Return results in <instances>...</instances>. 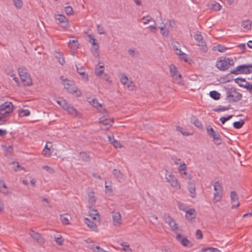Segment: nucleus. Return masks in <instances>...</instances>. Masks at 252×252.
<instances>
[{
	"instance_id": "nucleus-20",
	"label": "nucleus",
	"mask_w": 252,
	"mask_h": 252,
	"mask_svg": "<svg viewBox=\"0 0 252 252\" xmlns=\"http://www.w3.org/2000/svg\"><path fill=\"white\" fill-rule=\"evenodd\" d=\"M84 221L86 224L90 227L92 230L94 231H97V226L94 221H92L88 218H85Z\"/></svg>"
},
{
	"instance_id": "nucleus-54",
	"label": "nucleus",
	"mask_w": 252,
	"mask_h": 252,
	"mask_svg": "<svg viewBox=\"0 0 252 252\" xmlns=\"http://www.w3.org/2000/svg\"><path fill=\"white\" fill-rule=\"evenodd\" d=\"M88 37L89 38V42L91 43L92 46H93L97 43L96 42V40L91 35H88Z\"/></svg>"
},
{
	"instance_id": "nucleus-33",
	"label": "nucleus",
	"mask_w": 252,
	"mask_h": 252,
	"mask_svg": "<svg viewBox=\"0 0 252 252\" xmlns=\"http://www.w3.org/2000/svg\"><path fill=\"white\" fill-rule=\"evenodd\" d=\"M67 111L69 115L73 117H75L77 115V111L76 109L73 108L71 105L68 108Z\"/></svg>"
},
{
	"instance_id": "nucleus-11",
	"label": "nucleus",
	"mask_w": 252,
	"mask_h": 252,
	"mask_svg": "<svg viewBox=\"0 0 252 252\" xmlns=\"http://www.w3.org/2000/svg\"><path fill=\"white\" fill-rule=\"evenodd\" d=\"M194 39L197 42V45L201 47V49L206 52L207 51V47L206 45L205 41L203 40V37L200 34L194 35Z\"/></svg>"
},
{
	"instance_id": "nucleus-26",
	"label": "nucleus",
	"mask_w": 252,
	"mask_h": 252,
	"mask_svg": "<svg viewBox=\"0 0 252 252\" xmlns=\"http://www.w3.org/2000/svg\"><path fill=\"white\" fill-rule=\"evenodd\" d=\"M251 24L252 22L249 20L243 21L242 22L241 26L245 30L248 31L250 30L251 29Z\"/></svg>"
},
{
	"instance_id": "nucleus-29",
	"label": "nucleus",
	"mask_w": 252,
	"mask_h": 252,
	"mask_svg": "<svg viewBox=\"0 0 252 252\" xmlns=\"http://www.w3.org/2000/svg\"><path fill=\"white\" fill-rule=\"evenodd\" d=\"M98 44L96 43L92 46L91 51L94 57H96L99 56L98 52Z\"/></svg>"
},
{
	"instance_id": "nucleus-23",
	"label": "nucleus",
	"mask_w": 252,
	"mask_h": 252,
	"mask_svg": "<svg viewBox=\"0 0 252 252\" xmlns=\"http://www.w3.org/2000/svg\"><path fill=\"white\" fill-rule=\"evenodd\" d=\"M79 157L84 161L89 162L91 160V157L87 153L85 152H81L79 153Z\"/></svg>"
},
{
	"instance_id": "nucleus-48",
	"label": "nucleus",
	"mask_w": 252,
	"mask_h": 252,
	"mask_svg": "<svg viewBox=\"0 0 252 252\" xmlns=\"http://www.w3.org/2000/svg\"><path fill=\"white\" fill-rule=\"evenodd\" d=\"M55 240L56 243L60 246H62L63 244V239L61 236L60 237H55Z\"/></svg>"
},
{
	"instance_id": "nucleus-63",
	"label": "nucleus",
	"mask_w": 252,
	"mask_h": 252,
	"mask_svg": "<svg viewBox=\"0 0 252 252\" xmlns=\"http://www.w3.org/2000/svg\"><path fill=\"white\" fill-rule=\"evenodd\" d=\"M11 76L13 77V80L16 83L17 86L20 87L21 86V84L19 81L18 78L13 75H11Z\"/></svg>"
},
{
	"instance_id": "nucleus-43",
	"label": "nucleus",
	"mask_w": 252,
	"mask_h": 252,
	"mask_svg": "<svg viewBox=\"0 0 252 252\" xmlns=\"http://www.w3.org/2000/svg\"><path fill=\"white\" fill-rule=\"evenodd\" d=\"M5 148V152L6 153L5 154V156H11L12 154V153L13 152V149L12 146H8V147H5L4 146Z\"/></svg>"
},
{
	"instance_id": "nucleus-55",
	"label": "nucleus",
	"mask_w": 252,
	"mask_h": 252,
	"mask_svg": "<svg viewBox=\"0 0 252 252\" xmlns=\"http://www.w3.org/2000/svg\"><path fill=\"white\" fill-rule=\"evenodd\" d=\"M97 32L99 34H105V32H104V29H103V27L101 26L100 25H97Z\"/></svg>"
},
{
	"instance_id": "nucleus-62",
	"label": "nucleus",
	"mask_w": 252,
	"mask_h": 252,
	"mask_svg": "<svg viewBox=\"0 0 252 252\" xmlns=\"http://www.w3.org/2000/svg\"><path fill=\"white\" fill-rule=\"evenodd\" d=\"M107 184V182L106 181H105V190H106V192H111L112 191V187L111 185H106Z\"/></svg>"
},
{
	"instance_id": "nucleus-52",
	"label": "nucleus",
	"mask_w": 252,
	"mask_h": 252,
	"mask_svg": "<svg viewBox=\"0 0 252 252\" xmlns=\"http://www.w3.org/2000/svg\"><path fill=\"white\" fill-rule=\"evenodd\" d=\"M50 151V149L48 148L47 145L46 144L45 149L43 150V152H45V153L44 154V156L47 157H50L51 156V153Z\"/></svg>"
},
{
	"instance_id": "nucleus-61",
	"label": "nucleus",
	"mask_w": 252,
	"mask_h": 252,
	"mask_svg": "<svg viewBox=\"0 0 252 252\" xmlns=\"http://www.w3.org/2000/svg\"><path fill=\"white\" fill-rule=\"evenodd\" d=\"M161 34L164 36H168L169 34V32L168 29L165 28L163 31L160 32Z\"/></svg>"
},
{
	"instance_id": "nucleus-27",
	"label": "nucleus",
	"mask_w": 252,
	"mask_h": 252,
	"mask_svg": "<svg viewBox=\"0 0 252 252\" xmlns=\"http://www.w3.org/2000/svg\"><path fill=\"white\" fill-rule=\"evenodd\" d=\"M171 44L174 48V50L176 51V54L179 55L180 53H182V51L179 49L180 45L179 43L177 41H173Z\"/></svg>"
},
{
	"instance_id": "nucleus-42",
	"label": "nucleus",
	"mask_w": 252,
	"mask_h": 252,
	"mask_svg": "<svg viewBox=\"0 0 252 252\" xmlns=\"http://www.w3.org/2000/svg\"><path fill=\"white\" fill-rule=\"evenodd\" d=\"M113 174L114 176L117 178H122L123 175L120 170L114 169L113 171Z\"/></svg>"
},
{
	"instance_id": "nucleus-5",
	"label": "nucleus",
	"mask_w": 252,
	"mask_h": 252,
	"mask_svg": "<svg viewBox=\"0 0 252 252\" xmlns=\"http://www.w3.org/2000/svg\"><path fill=\"white\" fill-rule=\"evenodd\" d=\"M165 179L170 186L176 189H180V184L177 178L172 173L166 170Z\"/></svg>"
},
{
	"instance_id": "nucleus-64",
	"label": "nucleus",
	"mask_w": 252,
	"mask_h": 252,
	"mask_svg": "<svg viewBox=\"0 0 252 252\" xmlns=\"http://www.w3.org/2000/svg\"><path fill=\"white\" fill-rule=\"evenodd\" d=\"M171 159L172 160V161L174 162V163L175 164H178L179 162L180 161H181L180 158H176V157H172L171 158Z\"/></svg>"
},
{
	"instance_id": "nucleus-37",
	"label": "nucleus",
	"mask_w": 252,
	"mask_h": 252,
	"mask_svg": "<svg viewBox=\"0 0 252 252\" xmlns=\"http://www.w3.org/2000/svg\"><path fill=\"white\" fill-rule=\"evenodd\" d=\"M230 197L231 202H237L238 200V196L236 192L234 191H231L230 193Z\"/></svg>"
},
{
	"instance_id": "nucleus-47",
	"label": "nucleus",
	"mask_w": 252,
	"mask_h": 252,
	"mask_svg": "<svg viewBox=\"0 0 252 252\" xmlns=\"http://www.w3.org/2000/svg\"><path fill=\"white\" fill-rule=\"evenodd\" d=\"M94 252H106L103 249L97 246H92L91 248Z\"/></svg>"
},
{
	"instance_id": "nucleus-57",
	"label": "nucleus",
	"mask_w": 252,
	"mask_h": 252,
	"mask_svg": "<svg viewBox=\"0 0 252 252\" xmlns=\"http://www.w3.org/2000/svg\"><path fill=\"white\" fill-rule=\"evenodd\" d=\"M196 236L197 239H201L203 237V235L201 231L199 229H197L196 231Z\"/></svg>"
},
{
	"instance_id": "nucleus-51",
	"label": "nucleus",
	"mask_w": 252,
	"mask_h": 252,
	"mask_svg": "<svg viewBox=\"0 0 252 252\" xmlns=\"http://www.w3.org/2000/svg\"><path fill=\"white\" fill-rule=\"evenodd\" d=\"M56 19L60 22V23H62L66 20V17L62 15H58Z\"/></svg>"
},
{
	"instance_id": "nucleus-16",
	"label": "nucleus",
	"mask_w": 252,
	"mask_h": 252,
	"mask_svg": "<svg viewBox=\"0 0 252 252\" xmlns=\"http://www.w3.org/2000/svg\"><path fill=\"white\" fill-rule=\"evenodd\" d=\"M112 218L115 225H119L122 223L121 215L118 212H112Z\"/></svg>"
},
{
	"instance_id": "nucleus-44",
	"label": "nucleus",
	"mask_w": 252,
	"mask_h": 252,
	"mask_svg": "<svg viewBox=\"0 0 252 252\" xmlns=\"http://www.w3.org/2000/svg\"><path fill=\"white\" fill-rule=\"evenodd\" d=\"M233 117V115H228L227 117H221L220 119V121L221 122L222 125L224 124V123L231 119Z\"/></svg>"
},
{
	"instance_id": "nucleus-31",
	"label": "nucleus",
	"mask_w": 252,
	"mask_h": 252,
	"mask_svg": "<svg viewBox=\"0 0 252 252\" xmlns=\"http://www.w3.org/2000/svg\"><path fill=\"white\" fill-rule=\"evenodd\" d=\"M245 124V121L243 120H240L239 121L235 122L233 124L234 128L236 129L241 128Z\"/></svg>"
},
{
	"instance_id": "nucleus-9",
	"label": "nucleus",
	"mask_w": 252,
	"mask_h": 252,
	"mask_svg": "<svg viewBox=\"0 0 252 252\" xmlns=\"http://www.w3.org/2000/svg\"><path fill=\"white\" fill-rule=\"evenodd\" d=\"M234 81L240 87H243L249 91L250 92L252 91V84L246 81L245 78L238 77L234 79Z\"/></svg>"
},
{
	"instance_id": "nucleus-56",
	"label": "nucleus",
	"mask_w": 252,
	"mask_h": 252,
	"mask_svg": "<svg viewBox=\"0 0 252 252\" xmlns=\"http://www.w3.org/2000/svg\"><path fill=\"white\" fill-rule=\"evenodd\" d=\"M92 103H93V105L97 108H98L99 107H101V108L102 107V105L101 104H100L99 103H98L97 100H96L93 99L92 100Z\"/></svg>"
},
{
	"instance_id": "nucleus-14",
	"label": "nucleus",
	"mask_w": 252,
	"mask_h": 252,
	"mask_svg": "<svg viewBox=\"0 0 252 252\" xmlns=\"http://www.w3.org/2000/svg\"><path fill=\"white\" fill-rule=\"evenodd\" d=\"M67 79L63 80V85L65 89L70 93H75L77 91V87L73 84H70Z\"/></svg>"
},
{
	"instance_id": "nucleus-4",
	"label": "nucleus",
	"mask_w": 252,
	"mask_h": 252,
	"mask_svg": "<svg viewBox=\"0 0 252 252\" xmlns=\"http://www.w3.org/2000/svg\"><path fill=\"white\" fill-rule=\"evenodd\" d=\"M252 72V63L244 64L238 65L236 68L230 71L231 74L238 75L241 74H248Z\"/></svg>"
},
{
	"instance_id": "nucleus-6",
	"label": "nucleus",
	"mask_w": 252,
	"mask_h": 252,
	"mask_svg": "<svg viewBox=\"0 0 252 252\" xmlns=\"http://www.w3.org/2000/svg\"><path fill=\"white\" fill-rule=\"evenodd\" d=\"M206 130L209 136L212 138L214 142L218 145L221 144V139L219 132L214 130L211 126L206 127Z\"/></svg>"
},
{
	"instance_id": "nucleus-34",
	"label": "nucleus",
	"mask_w": 252,
	"mask_h": 252,
	"mask_svg": "<svg viewBox=\"0 0 252 252\" xmlns=\"http://www.w3.org/2000/svg\"><path fill=\"white\" fill-rule=\"evenodd\" d=\"M61 219L62 222L64 224H68L69 223V219L67 214L61 215Z\"/></svg>"
},
{
	"instance_id": "nucleus-40",
	"label": "nucleus",
	"mask_w": 252,
	"mask_h": 252,
	"mask_svg": "<svg viewBox=\"0 0 252 252\" xmlns=\"http://www.w3.org/2000/svg\"><path fill=\"white\" fill-rule=\"evenodd\" d=\"M90 215L93 217V219L94 220H96L97 219V217H99V214L98 211L96 210H91L89 212Z\"/></svg>"
},
{
	"instance_id": "nucleus-2",
	"label": "nucleus",
	"mask_w": 252,
	"mask_h": 252,
	"mask_svg": "<svg viewBox=\"0 0 252 252\" xmlns=\"http://www.w3.org/2000/svg\"><path fill=\"white\" fill-rule=\"evenodd\" d=\"M234 62L232 59L226 57H220L216 62V67L221 71H225L230 66H233Z\"/></svg>"
},
{
	"instance_id": "nucleus-19",
	"label": "nucleus",
	"mask_w": 252,
	"mask_h": 252,
	"mask_svg": "<svg viewBox=\"0 0 252 252\" xmlns=\"http://www.w3.org/2000/svg\"><path fill=\"white\" fill-rule=\"evenodd\" d=\"M208 6L210 9L216 11H219L221 8L220 4L216 1H210L208 4Z\"/></svg>"
},
{
	"instance_id": "nucleus-58",
	"label": "nucleus",
	"mask_w": 252,
	"mask_h": 252,
	"mask_svg": "<svg viewBox=\"0 0 252 252\" xmlns=\"http://www.w3.org/2000/svg\"><path fill=\"white\" fill-rule=\"evenodd\" d=\"M112 144L116 148H121V145L120 143L115 139H113V142H112Z\"/></svg>"
},
{
	"instance_id": "nucleus-8",
	"label": "nucleus",
	"mask_w": 252,
	"mask_h": 252,
	"mask_svg": "<svg viewBox=\"0 0 252 252\" xmlns=\"http://www.w3.org/2000/svg\"><path fill=\"white\" fill-rule=\"evenodd\" d=\"M14 106L12 102L6 101L0 105V115L4 116L12 113Z\"/></svg>"
},
{
	"instance_id": "nucleus-7",
	"label": "nucleus",
	"mask_w": 252,
	"mask_h": 252,
	"mask_svg": "<svg viewBox=\"0 0 252 252\" xmlns=\"http://www.w3.org/2000/svg\"><path fill=\"white\" fill-rule=\"evenodd\" d=\"M213 186L214 189L216 191V192L214 193L213 200L215 202L220 201L222 196V187L219 182H215Z\"/></svg>"
},
{
	"instance_id": "nucleus-50",
	"label": "nucleus",
	"mask_w": 252,
	"mask_h": 252,
	"mask_svg": "<svg viewBox=\"0 0 252 252\" xmlns=\"http://www.w3.org/2000/svg\"><path fill=\"white\" fill-rule=\"evenodd\" d=\"M187 168V165L184 162H183L178 167V170L180 173H182V172L185 171Z\"/></svg>"
},
{
	"instance_id": "nucleus-25",
	"label": "nucleus",
	"mask_w": 252,
	"mask_h": 252,
	"mask_svg": "<svg viewBox=\"0 0 252 252\" xmlns=\"http://www.w3.org/2000/svg\"><path fill=\"white\" fill-rule=\"evenodd\" d=\"M212 50L215 52L218 51L221 53H224L227 50V48L219 44L217 46L213 47Z\"/></svg>"
},
{
	"instance_id": "nucleus-36",
	"label": "nucleus",
	"mask_w": 252,
	"mask_h": 252,
	"mask_svg": "<svg viewBox=\"0 0 252 252\" xmlns=\"http://www.w3.org/2000/svg\"><path fill=\"white\" fill-rule=\"evenodd\" d=\"M230 108V106H227V107H223L221 106H219L218 108H216L213 109V111L214 112H222L225 111L229 110Z\"/></svg>"
},
{
	"instance_id": "nucleus-49",
	"label": "nucleus",
	"mask_w": 252,
	"mask_h": 252,
	"mask_svg": "<svg viewBox=\"0 0 252 252\" xmlns=\"http://www.w3.org/2000/svg\"><path fill=\"white\" fill-rule=\"evenodd\" d=\"M192 123L195 126L200 129H201L203 127L201 122L198 119H194L193 122L192 121Z\"/></svg>"
},
{
	"instance_id": "nucleus-17",
	"label": "nucleus",
	"mask_w": 252,
	"mask_h": 252,
	"mask_svg": "<svg viewBox=\"0 0 252 252\" xmlns=\"http://www.w3.org/2000/svg\"><path fill=\"white\" fill-rule=\"evenodd\" d=\"M188 190L190 193V196L192 198L195 197V184L193 182H190L188 184Z\"/></svg>"
},
{
	"instance_id": "nucleus-53",
	"label": "nucleus",
	"mask_w": 252,
	"mask_h": 252,
	"mask_svg": "<svg viewBox=\"0 0 252 252\" xmlns=\"http://www.w3.org/2000/svg\"><path fill=\"white\" fill-rule=\"evenodd\" d=\"M65 12L67 15H71L73 13V9L71 6H66L65 7Z\"/></svg>"
},
{
	"instance_id": "nucleus-12",
	"label": "nucleus",
	"mask_w": 252,
	"mask_h": 252,
	"mask_svg": "<svg viewBox=\"0 0 252 252\" xmlns=\"http://www.w3.org/2000/svg\"><path fill=\"white\" fill-rule=\"evenodd\" d=\"M176 240L180 242L182 245L185 247H191L192 246L191 243L186 237H183L180 234H178L176 236Z\"/></svg>"
},
{
	"instance_id": "nucleus-59",
	"label": "nucleus",
	"mask_w": 252,
	"mask_h": 252,
	"mask_svg": "<svg viewBox=\"0 0 252 252\" xmlns=\"http://www.w3.org/2000/svg\"><path fill=\"white\" fill-rule=\"evenodd\" d=\"M67 102L64 99H62V100H57V103L60 105V106L63 108V106H64V105H65L66 103Z\"/></svg>"
},
{
	"instance_id": "nucleus-22",
	"label": "nucleus",
	"mask_w": 252,
	"mask_h": 252,
	"mask_svg": "<svg viewBox=\"0 0 252 252\" xmlns=\"http://www.w3.org/2000/svg\"><path fill=\"white\" fill-rule=\"evenodd\" d=\"M79 43L77 40H69L68 47L73 50H76L78 48Z\"/></svg>"
},
{
	"instance_id": "nucleus-60",
	"label": "nucleus",
	"mask_w": 252,
	"mask_h": 252,
	"mask_svg": "<svg viewBox=\"0 0 252 252\" xmlns=\"http://www.w3.org/2000/svg\"><path fill=\"white\" fill-rule=\"evenodd\" d=\"M121 81L122 84H126L128 82V78L127 76L124 75L121 77Z\"/></svg>"
},
{
	"instance_id": "nucleus-30",
	"label": "nucleus",
	"mask_w": 252,
	"mask_h": 252,
	"mask_svg": "<svg viewBox=\"0 0 252 252\" xmlns=\"http://www.w3.org/2000/svg\"><path fill=\"white\" fill-rule=\"evenodd\" d=\"M0 190L3 193L6 194L8 192V189L4 182L0 179Z\"/></svg>"
},
{
	"instance_id": "nucleus-21",
	"label": "nucleus",
	"mask_w": 252,
	"mask_h": 252,
	"mask_svg": "<svg viewBox=\"0 0 252 252\" xmlns=\"http://www.w3.org/2000/svg\"><path fill=\"white\" fill-rule=\"evenodd\" d=\"M77 71L82 76V78L85 81L87 82L88 80V75L86 74L84 71L85 69L83 67H78L77 65Z\"/></svg>"
},
{
	"instance_id": "nucleus-28",
	"label": "nucleus",
	"mask_w": 252,
	"mask_h": 252,
	"mask_svg": "<svg viewBox=\"0 0 252 252\" xmlns=\"http://www.w3.org/2000/svg\"><path fill=\"white\" fill-rule=\"evenodd\" d=\"M30 114V111L27 109H20L18 111V115L20 117L29 116Z\"/></svg>"
},
{
	"instance_id": "nucleus-24",
	"label": "nucleus",
	"mask_w": 252,
	"mask_h": 252,
	"mask_svg": "<svg viewBox=\"0 0 252 252\" xmlns=\"http://www.w3.org/2000/svg\"><path fill=\"white\" fill-rule=\"evenodd\" d=\"M210 96L215 100H218L220 98V94L216 91H212L209 93Z\"/></svg>"
},
{
	"instance_id": "nucleus-18",
	"label": "nucleus",
	"mask_w": 252,
	"mask_h": 252,
	"mask_svg": "<svg viewBox=\"0 0 252 252\" xmlns=\"http://www.w3.org/2000/svg\"><path fill=\"white\" fill-rule=\"evenodd\" d=\"M195 217V210L194 209H190L186 211V217L189 220L194 219Z\"/></svg>"
},
{
	"instance_id": "nucleus-3",
	"label": "nucleus",
	"mask_w": 252,
	"mask_h": 252,
	"mask_svg": "<svg viewBox=\"0 0 252 252\" xmlns=\"http://www.w3.org/2000/svg\"><path fill=\"white\" fill-rule=\"evenodd\" d=\"M18 73L24 86H30L32 85L31 77L26 68H19Z\"/></svg>"
},
{
	"instance_id": "nucleus-38",
	"label": "nucleus",
	"mask_w": 252,
	"mask_h": 252,
	"mask_svg": "<svg viewBox=\"0 0 252 252\" xmlns=\"http://www.w3.org/2000/svg\"><path fill=\"white\" fill-rule=\"evenodd\" d=\"M201 252H220V251L217 248H207L202 249Z\"/></svg>"
},
{
	"instance_id": "nucleus-35",
	"label": "nucleus",
	"mask_w": 252,
	"mask_h": 252,
	"mask_svg": "<svg viewBox=\"0 0 252 252\" xmlns=\"http://www.w3.org/2000/svg\"><path fill=\"white\" fill-rule=\"evenodd\" d=\"M163 219L165 223L171 224V223H173L174 220L168 214H164L163 216Z\"/></svg>"
},
{
	"instance_id": "nucleus-41",
	"label": "nucleus",
	"mask_w": 252,
	"mask_h": 252,
	"mask_svg": "<svg viewBox=\"0 0 252 252\" xmlns=\"http://www.w3.org/2000/svg\"><path fill=\"white\" fill-rule=\"evenodd\" d=\"M178 56L180 59L183 60L184 62L188 63L189 62L188 55L183 52L180 53Z\"/></svg>"
},
{
	"instance_id": "nucleus-45",
	"label": "nucleus",
	"mask_w": 252,
	"mask_h": 252,
	"mask_svg": "<svg viewBox=\"0 0 252 252\" xmlns=\"http://www.w3.org/2000/svg\"><path fill=\"white\" fill-rule=\"evenodd\" d=\"M170 227L171 228L172 231H174L176 233L178 230V224L175 222L174 220L173 221V223H171V224H169Z\"/></svg>"
},
{
	"instance_id": "nucleus-32",
	"label": "nucleus",
	"mask_w": 252,
	"mask_h": 252,
	"mask_svg": "<svg viewBox=\"0 0 252 252\" xmlns=\"http://www.w3.org/2000/svg\"><path fill=\"white\" fill-rule=\"evenodd\" d=\"M55 57L58 59V61L61 64L63 65L65 63L64 59L62 54L57 52Z\"/></svg>"
},
{
	"instance_id": "nucleus-15",
	"label": "nucleus",
	"mask_w": 252,
	"mask_h": 252,
	"mask_svg": "<svg viewBox=\"0 0 252 252\" xmlns=\"http://www.w3.org/2000/svg\"><path fill=\"white\" fill-rule=\"evenodd\" d=\"M169 69L171 75L172 77L177 79V78H181L182 75L180 73H178V71L177 67L174 64L169 65Z\"/></svg>"
},
{
	"instance_id": "nucleus-46",
	"label": "nucleus",
	"mask_w": 252,
	"mask_h": 252,
	"mask_svg": "<svg viewBox=\"0 0 252 252\" xmlns=\"http://www.w3.org/2000/svg\"><path fill=\"white\" fill-rule=\"evenodd\" d=\"M14 5L15 7L18 9H20L22 7L23 5V2L22 0H13Z\"/></svg>"
},
{
	"instance_id": "nucleus-10",
	"label": "nucleus",
	"mask_w": 252,
	"mask_h": 252,
	"mask_svg": "<svg viewBox=\"0 0 252 252\" xmlns=\"http://www.w3.org/2000/svg\"><path fill=\"white\" fill-rule=\"evenodd\" d=\"M113 120L102 117L99 119V123L101 124V128L103 130H108L113 123Z\"/></svg>"
},
{
	"instance_id": "nucleus-13",
	"label": "nucleus",
	"mask_w": 252,
	"mask_h": 252,
	"mask_svg": "<svg viewBox=\"0 0 252 252\" xmlns=\"http://www.w3.org/2000/svg\"><path fill=\"white\" fill-rule=\"evenodd\" d=\"M30 236L35 241L40 244H42L44 243V239L41 236V234L38 232H36L32 230L30 231Z\"/></svg>"
},
{
	"instance_id": "nucleus-1",
	"label": "nucleus",
	"mask_w": 252,
	"mask_h": 252,
	"mask_svg": "<svg viewBox=\"0 0 252 252\" xmlns=\"http://www.w3.org/2000/svg\"><path fill=\"white\" fill-rule=\"evenodd\" d=\"M222 91L224 92L225 99L229 103L237 102L242 98V94L229 85L223 86Z\"/></svg>"
},
{
	"instance_id": "nucleus-39",
	"label": "nucleus",
	"mask_w": 252,
	"mask_h": 252,
	"mask_svg": "<svg viewBox=\"0 0 252 252\" xmlns=\"http://www.w3.org/2000/svg\"><path fill=\"white\" fill-rule=\"evenodd\" d=\"M104 71V66L103 65H100L98 67H96L95 69V74L99 76H100Z\"/></svg>"
}]
</instances>
